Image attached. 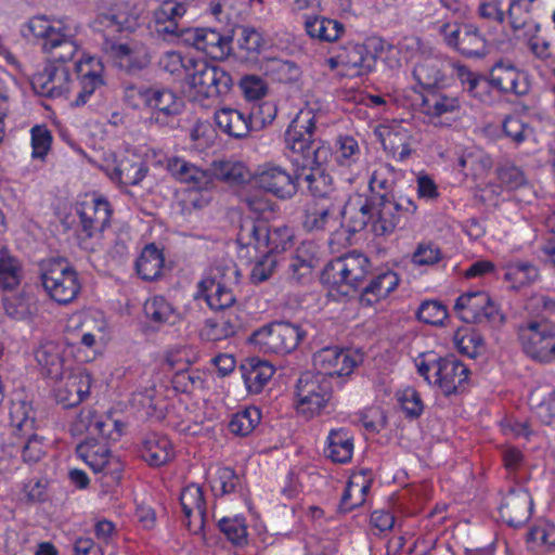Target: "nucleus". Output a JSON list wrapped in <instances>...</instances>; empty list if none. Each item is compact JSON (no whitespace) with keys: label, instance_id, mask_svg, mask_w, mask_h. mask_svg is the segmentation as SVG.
I'll list each match as a JSON object with an SVG mask.
<instances>
[{"label":"nucleus","instance_id":"1","mask_svg":"<svg viewBox=\"0 0 555 555\" xmlns=\"http://www.w3.org/2000/svg\"><path fill=\"white\" fill-rule=\"evenodd\" d=\"M186 10V2L164 0L154 13L157 31L182 38L186 44L203 51L212 60L227 59L232 50L234 28L223 34L215 28H180L178 20Z\"/></svg>","mask_w":555,"mask_h":555},{"label":"nucleus","instance_id":"2","mask_svg":"<svg viewBox=\"0 0 555 555\" xmlns=\"http://www.w3.org/2000/svg\"><path fill=\"white\" fill-rule=\"evenodd\" d=\"M315 117L310 109L300 111L287 127L285 146L302 159L304 166L325 165L332 155L330 146L314 138Z\"/></svg>","mask_w":555,"mask_h":555},{"label":"nucleus","instance_id":"3","mask_svg":"<svg viewBox=\"0 0 555 555\" xmlns=\"http://www.w3.org/2000/svg\"><path fill=\"white\" fill-rule=\"evenodd\" d=\"M417 372L449 397L462 391L469 370L455 356L437 357L434 352L422 353L415 360Z\"/></svg>","mask_w":555,"mask_h":555},{"label":"nucleus","instance_id":"4","mask_svg":"<svg viewBox=\"0 0 555 555\" xmlns=\"http://www.w3.org/2000/svg\"><path fill=\"white\" fill-rule=\"evenodd\" d=\"M236 242L241 248H254L272 257L294 246V232L287 225L269 227L253 219L241 223Z\"/></svg>","mask_w":555,"mask_h":555},{"label":"nucleus","instance_id":"5","mask_svg":"<svg viewBox=\"0 0 555 555\" xmlns=\"http://www.w3.org/2000/svg\"><path fill=\"white\" fill-rule=\"evenodd\" d=\"M40 281L49 297L60 305L70 304L81 291L77 270L65 258H49L39 264Z\"/></svg>","mask_w":555,"mask_h":555},{"label":"nucleus","instance_id":"6","mask_svg":"<svg viewBox=\"0 0 555 555\" xmlns=\"http://www.w3.org/2000/svg\"><path fill=\"white\" fill-rule=\"evenodd\" d=\"M459 77L463 82L468 83V91L476 98L481 99V91H486L489 86H493L501 92L522 95L528 92V83L525 77L513 65L495 64L489 79L477 77L465 66L457 67Z\"/></svg>","mask_w":555,"mask_h":555},{"label":"nucleus","instance_id":"7","mask_svg":"<svg viewBox=\"0 0 555 555\" xmlns=\"http://www.w3.org/2000/svg\"><path fill=\"white\" fill-rule=\"evenodd\" d=\"M297 412L311 418L319 415L333 397L331 377L315 372H305L296 384Z\"/></svg>","mask_w":555,"mask_h":555},{"label":"nucleus","instance_id":"8","mask_svg":"<svg viewBox=\"0 0 555 555\" xmlns=\"http://www.w3.org/2000/svg\"><path fill=\"white\" fill-rule=\"evenodd\" d=\"M518 338L525 353L541 363L555 359V324L533 320L518 327Z\"/></svg>","mask_w":555,"mask_h":555},{"label":"nucleus","instance_id":"9","mask_svg":"<svg viewBox=\"0 0 555 555\" xmlns=\"http://www.w3.org/2000/svg\"><path fill=\"white\" fill-rule=\"evenodd\" d=\"M370 260L359 251H350L331 260L322 271V282L332 286L358 288L369 273Z\"/></svg>","mask_w":555,"mask_h":555},{"label":"nucleus","instance_id":"10","mask_svg":"<svg viewBox=\"0 0 555 555\" xmlns=\"http://www.w3.org/2000/svg\"><path fill=\"white\" fill-rule=\"evenodd\" d=\"M186 80L197 94L204 98H217L225 94L232 87V77L220 66L205 60L189 61Z\"/></svg>","mask_w":555,"mask_h":555},{"label":"nucleus","instance_id":"11","mask_svg":"<svg viewBox=\"0 0 555 555\" xmlns=\"http://www.w3.org/2000/svg\"><path fill=\"white\" fill-rule=\"evenodd\" d=\"M306 337L300 325L287 321L273 322L253 334V341L267 351L289 353L294 351Z\"/></svg>","mask_w":555,"mask_h":555},{"label":"nucleus","instance_id":"12","mask_svg":"<svg viewBox=\"0 0 555 555\" xmlns=\"http://www.w3.org/2000/svg\"><path fill=\"white\" fill-rule=\"evenodd\" d=\"M454 309L461 319L467 323L489 324L500 326L504 323V315L483 291L462 294L455 301Z\"/></svg>","mask_w":555,"mask_h":555},{"label":"nucleus","instance_id":"13","mask_svg":"<svg viewBox=\"0 0 555 555\" xmlns=\"http://www.w3.org/2000/svg\"><path fill=\"white\" fill-rule=\"evenodd\" d=\"M446 43L468 59H480L488 54V42L479 28L469 23H446L440 28Z\"/></svg>","mask_w":555,"mask_h":555},{"label":"nucleus","instance_id":"14","mask_svg":"<svg viewBox=\"0 0 555 555\" xmlns=\"http://www.w3.org/2000/svg\"><path fill=\"white\" fill-rule=\"evenodd\" d=\"M253 178L258 189L278 199H291L298 192L299 177L273 163L263 164Z\"/></svg>","mask_w":555,"mask_h":555},{"label":"nucleus","instance_id":"15","mask_svg":"<svg viewBox=\"0 0 555 555\" xmlns=\"http://www.w3.org/2000/svg\"><path fill=\"white\" fill-rule=\"evenodd\" d=\"M383 50V42L378 39H369L365 43H348L343 47L340 63L344 75L349 77L367 75L374 69Z\"/></svg>","mask_w":555,"mask_h":555},{"label":"nucleus","instance_id":"16","mask_svg":"<svg viewBox=\"0 0 555 555\" xmlns=\"http://www.w3.org/2000/svg\"><path fill=\"white\" fill-rule=\"evenodd\" d=\"M79 218L77 235L80 240H89L102 233L111 223L112 208L103 197L91 198L76 206Z\"/></svg>","mask_w":555,"mask_h":555},{"label":"nucleus","instance_id":"17","mask_svg":"<svg viewBox=\"0 0 555 555\" xmlns=\"http://www.w3.org/2000/svg\"><path fill=\"white\" fill-rule=\"evenodd\" d=\"M137 91L143 103L153 109V118L160 125L180 115L184 108V101L172 90L167 88H131Z\"/></svg>","mask_w":555,"mask_h":555},{"label":"nucleus","instance_id":"18","mask_svg":"<svg viewBox=\"0 0 555 555\" xmlns=\"http://www.w3.org/2000/svg\"><path fill=\"white\" fill-rule=\"evenodd\" d=\"M359 361L358 354L336 346L324 347L313 354L315 373L326 375L331 377V380L334 376L341 377L351 374Z\"/></svg>","mask_w":555,"mask_h":555},{"label":"nucleus","instance_id":"19","mask_svg":"<svg viewBox=\"0 0 555 555\" xmlns=\"http://www.w3.org/2000/svg\"><path fill=\"white\" fill-rule=\"evenodd\" d=\"M34 90L44 96L59 98L72 89L70 70L66 65L47 63L44 68L31 78Z\"/></svg>","mask_w":555,"mask_h":555},{"label":"nucleus","instance_id":"20","mask_svg":"<svg viewBox=\"0 0 555 555\" xmlns=\"http://www.w3.org/2000/svg\"><path fill=\"white\" fill-rule=\"evenodd\" d=\"M532 506L533 503L529 492L518 487L507 492L502 500L499 511L505 524L509 527H520L529 520Z\"/></svg>","mask_w":555,"mask_h":555},{"label":"nucleus","instance_id":"21","mask_svg":"<svg viewBox=\"0 0 555 555\" xmlns=\"http://www.w3.org/2000/svg\"><path fill=\"white\" fill-rule=\"evenodd\" d=\"M75 69L78 78L79 90L73 104L75 106H81L87 103L88 99L98 88L104 85V67L99 59L88 56L87 59L77 62Z\"/></svg>","mask_w":555,"mask_h":555},{"label":"nucleus","instance_id":"22","mask_svg":"<svg viewBox=\"0 0 555 555\" xmlns=\"http://www.w3.org/2000/svg\"><path fill=\"white\" fill-rule=\"evenodd\" d=\"M180 504L188 519V529L193 533L199 532L204 528L207 514L203 489L194 483L186 486L180 494Z\"/></svg>","mask_w":555,"mask_h":555},{"label":"nucleus","instance_id":"23","mask_svg":"<svg viewBox=\"0 0 555 555\" xmlns=\"http://www.w3.org/2000/svg\"><path fill=\"white\" fill-rule=\"evenodd\" d=\"M90 387V374L85 371L73 372L56 388V401L66 409L74 408L89 396Z\"/></svg>","mask_w":555,"mask_h":555},{"label":"nucleus","instance_id":"24","mask_svg":"<svg viewBox=\"0 0 555 555\" xmlns=\"http://www.w3.org/2000/svg\"><path fill=\"white\" fill-rule=\"evenodd\" d=\"M372 231L376 236H387L403 224L395 205V194L378 193Z\"/></svg>","mask_w":555,"mask_h":555},{"label":"nucleus","instance_id":"25","mask_svg":"<svg viewBox=\"0 0 555 555\" xmlns=\"http://www.w3.org/2000/svg\"><path fill=\"white\" fill-rule=\"evenodd\" d=\"M42 50L48 55V63L66 65L78 51L75 34L63 26L59 33H52L47 43H42Z\"/></svg>","mask_w":555,"mask_h":555},{"label":"nucleus","instance_id":"26","mask_svg":"<svg viewBox=\"0 0 555 555\" xmlns=\"http://www.w3.org/2000/svg\"><path fill=\"white\" fill-rule=\"evenodd\" d=\"M196 298H204L210 309L228 313L233 311L235 296L230 287H227L216 279H204L198 283Z\"/></svg>","mask_w":555,"mask_h":555},{"label":"nucleus","instance_id":"27","mask_svg":"<svg viewBox=\"0 0 555 555\" xmlns=\"http://www.w3.org/2000/svg\"><path fill=\"white\" fill-rule=\"evenodd\" d=\"M338 214L335 202L309 205L304 212L302 227L308 232L330 231L340 224Z\"/></svg>","mask_w":555,"mask_h":555},{"label":"nucleus","instance_id":"28","mask_svg":"<svg viewBox=\"0 0 555 555\" xmlns=\"http://www.w3.org/2000/svg\"><path fill=\"white\" fill-rule=\"evenodd\" d=\"M168 169L182 183L190 184L196 190H208L211 186L210 166L202 169L182 158L168 160Z\"/></svg>","mask_w":555,"mask_h":555},{"label":"nucleus","instance_id":"29","mask_svg":"<svg viewBox=\"0 0 555 555\" xmlns=\"http://www.w3.org/2000/svg\"><path fill=\"white\" fill-rule=\"evenodd\" d=\"M421 112L428 117H441L461 108L460 99L442 89H430L422 95Z\"/></svg>","mask_w":555,"mask_h":555},{"label":"nucleus","instance_id":"30","mask_svg":"<svg viewBox=\"0 0 555 555\" xmlns=\"http://www.w3.org/2000/svg\"><path fill=\"white\" fill-rule=\"evenodd\" d=\"M240 371L247 390L251 393H259L274 373L268 361L256 357L245 359L240 365Z\"/></svg>","mask_w":555,"mask_h":555},{"label":"nucleus","instance_id":"31","mask_svg":"<svg viewBox=\"0 0 555 555\" xmlns=\"http://www.w3.org/2000/svg\"><path fill=\"white\" fill-rule=\"evenodd\" d=\"M243 326V321L234 311L219 318L208 319L201 331V337L207 341H219L234 336Z\"/></svg>","mask_w":555,"mask_h":555},{"label":"nucleus","instance_id":"32","mask_svg":"<svg viewBox=\"0 0 555 555\" xmlns=\"http://www.w3.org/2000/svg\"><path fill=\"white\" fill-rule=\"evenodd\" d=\"M378 193L370 194L364 197L359 205L349 204L344 210L343 216L346 219L349 233H357L373 223L376 209Z\"/></svg>","mask_w":555,"mask_h":555},{"label":"nucleus","instance_id":"33","mask_svg":"<svg viewBox=\"0 0 555 555\" xmlns=\"http://www.w3.org/2000/svg\"><path fill=\"white\" fill-rule=\"evenodd\" d=\"M116 64L128 74H135L150 64V55L143 47L118 43L112 46Z\"/></svg>","mask_w":555,"mask_h":555},{"label":"nucleus","instance_id":"34","mask_svg":"<svg viewBox=\"0 0 555 555\" xmlns=\"http://www.w3.org/2000/svg\"><path fill=\"white\" fill-rule=\"evenodd\" d=\"M35 359L47 377L55 380L62 378L64 362L60 346L55 341H41L35 350Z\"/></svg>","mask_w":555,"mask_h":555},{"label":"nucleus","instance_id":"35","mask_svg":"<svg viewBox=\"0 0 555 555\" xmlns=\"http://www.w3.org/2000/svg\"><path fill=\"white\" fill-rule=\"evenodd\" d=\"M218 128L233 138H244L253 130L248 116L241 111L223 107L215 113Z\"/></svg>","mask_w":555,"mask_h":555},{"label":"nucleus","instance_id":"36","mask_svg":"<svg viewBox=\"0 0 555 555\" xmlns=\"http://www.w3.org/2000/svg\"><path fill=\"white\" fill-rule=\"evenodd\" d=\"M400 279L393 271L383 272L373 278L363 288L361 302L372 306L386 298L399 285Z\"/></svg>","mask_w":555,"mask_h":555},{"label":"nucleus","instance_id":"37","mask_svg":"<svg viewBox=\"0 0 555 555\" xmlns=\"http://www.w3.org/2000/svg\"><path fill=\"white\" fill-rule=\"evenodd\" d=\"M173 456L172 446L165 436L152 434L142 443L141 457L151 466H162Z\"/></svg>","mask_w":555,"mask_h":555},{"label":"nucleus","instance_id":"38","mask_svg":"<svg viewBox=\"0 0 555 555\" xmlns=\"http://www.w3.org/2000/svg\"><path fill=\"white\" fill-rule=\"evenodd\" d=\"M211 184L220 180L229 184H243L250 180L249 169L241 162L214 160L210 164Z\"/></svg>","mask_w":555,"mask_h":555},{"label":"nucleus","instance_id":"39","mask_svg":"<svg viewBox=\"0 0 555 555\" xmlns=\"http://www.w3.org/2000/svg\"><path fill=\"white\" fill-rule=\"evenodd\" d=\"M309 172L305 175L304 181L307 184L308 192L314 198L333 201L335 193L333 179L323 168L324 165H308Z\"/></svg>","mask_w":555,"mask_h":555},{"label":"nucleus","instance_id":"40","mask_svg":"<svg viewBox=\"0 0 555 555\" xmlns=\"http://www.w3.org/2000/svg\"><path fill=\"white\" fill-rule=\"evenodd\" d=\"M76 453L81 457L95 473L103 472L107 474L109 462V450L99 443L95 439H89L80 442L76 448Z\"/></svg>","mask_w":555,"mask_h":555},{"label":"nucleus","instance_id":"41","mask_svg":"<svg viewBox=\"0 0 555 555\" xmlns=\"http://www.w3.org/2000/svg\"><path fill=\"white\" fill-rule=\"evenodd\" d=\"M164 255L154 243L147 244L135 261V269L141 279L154 281L160 276L164 268Z\"/></svg>","mask_w":555,"mask_h":555},{"label":"nucleus","instance_id":"42","mask_svg":"<svg viewBox=\"0 0 555 555\" xmlns=\"http://www.w3.org/2000/svg\"><path fill=\"white\" fill-rule=\"evenodd\" d=\"M305 28L311 38L328 42L337 40L344 33L341 23L321 16H308L305 21Z\"/></svg>","mask_w":555,"mask_h":555},{"label":"nucleus","instance_id":"43","mask_svg":"<svg viewBox=\"0 0 555 555\" xmlns=\"http://www.w3.org/2000/svg\"><path fill=\"white\" fill-rule=\"evenodd\" d=\"M147 171L145 163L134 155L122 157L114 169L115 176L125 185H137Z\"/></svg>","mask_w":555,"mask_h":555},{"label":"nucleus","instance_id":"44","mask_svg":"<svg viewBox=\"0 0 555 555\" xmlns=\"http://www.w3.org/2000/svg\"><path fill=\"white\" fill-rule=\"evenodd\" d=\"M327 455L336 463H347L351 460L353 452L352 437L347 430L332 429L328 435Z\"/></svg>","mask_w":555,"mask_h":555},{"label":"nucleus","instance_id":"45","mask_svg":"<svg viewBox=\"0 0 555 555\" xmlns=\"http://www.w3.org/2000/svg\"><path fill=\"white\" fill-rule=\"evenodd\" d=\"M413 77L426 91L436 89L443 79L441 62L437 59H425L414 66Z\"/></svg>","mask_w":555,"mask_h":555},{"label":"nucleus","instance_id":"46","mask_svg":"<svg viewBox=\"0 0 555 555\" xmlns=\"http://www.w3.org/2000/svg\"><path fill=\"white\" fill-rule=\"evenodd\" d=\"M22 279V267L17 259L0 248V287L13 289Z\"/></svg>","mask_w":555,"mask_h":555},{"label":"nucleus","instance_id":"47","mask_svg":"<svg viewBox=\"0 0 555 555\" xmlns=\"http://www.w3.org/2000/svg\"><path fill=\"white\" fill-rule=\"evenodd\" d=\"M260 420V410L256 406H248L232 416L229 430L236 436L245 437L255 429Z\"/></svg>","mask_w":555,"mask_h":555},{"label":"nucleus","instance_id":"48","mask_svg":"<svg viewBox=\"0 0 555 555\" xmlns=\"http://www.w3.org/2000/svg\"><path fill=\"white\" fill-rule=\"evenodd\" d=\"M539 270L528 261L511 262L506 267L504 279L514 283V287L520 288L537 281Z\"/></svg>","mask_w":555,"mask_h":555},{"label":"nucleus","instance_id":"49","mask_svg":"<svg viewBox=\"0 0 555 555\" xmlns=\"http://www.w3.org/2000/svg\"><path fill=\"white\" fill-rule=\"evenodd\" d=\"M144 313L156 324L175 323L176 321L175 309L162 296L147 299L144 304Z\"/></svg>","mask_w":555,"mask_h":555},{"label":"nucleus","instance_id":"50","mask_svg":"<svg viewBox=\"0 0 555 555\" xmlns=\"http://www.w3.org/2000/svg\"><path fill=\"white\" fill-rule=\"evenodd\" d=\"M360 147L353 137L340 135L336 140L334 160L338 167L349 168L359 158Z\"/></svg>","mask_w":555,"mask_h":555},{"label":"nucleus","instance_id":"51","mask_svg":"<svg viewBox=\"0 0 555 555\" xmlns=\"http://www.w3.org/2000/svg\"><path fill=\"white\" fill-rule=\"evenodd\" d=\"M529 403L537 417L545 425L555 427V391L542 399L541 392L534 390L529 396Z\"/></svg>","mask_w":555,"mask_h":555},{"label":"nucleus","instance_id":"52","mask_svg":"<svg viewBox=\"0 0 555 555\" xmlns=\"http://www.w3.org/2000/svg\"><path fill=\"white\" fill-rule=\"evenodd\" d=\"M410 135L405 130H389L383 138V145L399 160L406 159L411 154Z\"/></svg>","mask_w":555,"mask_h":555},{"label":"nucleus","instance_id":"53","mask_svg":"<svg viewBox=\"0 0 555 555\" xmlns=\"http://www.w3.org/2000/svg\"><path fill=\"white\" fill-rule=\"evenodd\" d=\"M268 68L273 79L282 83L296 82L301 76L299 66L293 61L273 59Z\"/></svg>","mask_w":555,"mask_h":555},{"label":"nucleus","instance_id":"54","mask_svg":"<svg viewBox=\"0 0 555 555\" xmlns=\"http://www.w3.org/2000/svg\"><path fill=\"white\" fill-rule=\"evenodd\" d=\"M454 343L457 350L469 358H476L483 349V339L475 331L460 330L455 333Z\"/></svg>","mask_w":555,"mask_h":555},{"label":"nucleus","instance_id":"55","mask_svg":"<svg viewBox=\"0 0 555 555\" xmlns=\"http://www.w3.org/2000/svg\"><path fill=\"white\" fill-rule=\"evenodd\" d=\"M31 135V157L43 160L51 150L52 133L44 125H36L30 130Z\"/></svg>","mask_w":555,"mask_h":555},{"label":"nucleus","instance_id":"56","mask_svg":"<svg viewBox=\"0 0 555 555\" xmlns=\"http://www.w3.org/2000/svg\"><path fill=\"white\" fill-rule=\"evenodd\" d=\"M238 487H241V478L234 469L230 467L219 468L211 483V490L215 492V495H225L236 492Z\"/></svg>","mask_w":555,"mask_h":555},{"label":"nucleus","instance_id":"57","mask_svg":"<svg viewBox=\"0 0 555 555\" xmlns=\"http://www.w3.org/2000/svg\"><path fill=\"white\" fill-rule=\"evenodd\" d=\"M31 408L25 402L14 403L10 410L11 422L22 436L31 434L35 428V417Z\"/></svg>","mask_w":555,"mask_h":555},{"label":"nucleus","instance_id":"58","mask_svg":"<svg viewBox=\"0 0 555 555\" xmlns=\"http://www.w3.org/2000/svg\"><path fill=\"white\" fill-rule=\"evenodd\" d=\"M218 527L234 545L242 546L246 544L247 528L243 518H222L219 520Z\"/></svg>","mask_w":555,"mask_h":555},{"label":"nucleus","instance_id":"59","mask_svg":"<svg viewBox=\"0 0 555 555\" xmlns=\"http://www.w3.org/2000/svg\"><path fill=\"white\" fill-rule=\"evenodd\" d=\"M194 60V57L183 56L179 52L168 51L160 56L158 64L164 72L170 75H181L184 73L186 78L189 75V61Z\"/></svg>","mask_w":555,"mask_h":555},{"label":"nucleus","instance_id":"60","mask_svg":"<svg viewBox=\"0 0 555 555\" xmlns=\"http://www.w3.org/2000/svg\"><path fill=\"white\" fill-rule=\"evenodd\" d=\"M398 401L405 414V417L410 420L418 418L424 411V404L421 396L414 388L409 387L399 392Z\"/></svg>","mask_w":555,"mask_h":555},{"label":"nucleus","instance_id":"61","mask_svg":"<svg viewBox=\"0 0 555 555\" xmlns=\"http://www.w3.org/2000/svg\"><path fill=\"white\" fill-rule=\"evenodd\" d=\"M503 133L515 144H521L532 134V129L518 116H506L502 125Z\"/></svg>","mask_w":555,"mask_h":555},{"label":"nucleus","instance_id":"62","mask_svg":"<svg viewBox=\"0 0 555 555\" xmlns=\"http://www.w3.org/2000/svg\"><path fill=\"white\" fill-rule=\"evenodd\" d=\"M496 176L501 184L509 190H516L527 183L524 171L512 163H505L499 166Z\"/></svg>","mask_w":555,"mask_h":555},{"label":"nucleus","instance_id":"63","mask_svg":"<svg viewBox=\"0 0 555 555\" xmlns=\"http://www.w3.org/2000/svg\"><path fill=\"white\" fill-rule=\"evenodd\" d=\"M447 317L446 306L437 300L424 301L417 310L418 320L431 325H441Z\"/></svg>","mask_w":555,"mask_h":555},{"label":"nucleus","instance_id":"64","mask_svg":"<svg viewBox=\"0 0 555 555\" xmlns=\"http://www.w3.org/2000/svg\"><path fill=\"white\" fill-rule=\"evenodd\" d=\"M527 540L538 545L555 546V525L548 521L539 522L529 530Z\"/></svg>","mask_w":555,"mask_h":555}]
</instances>
